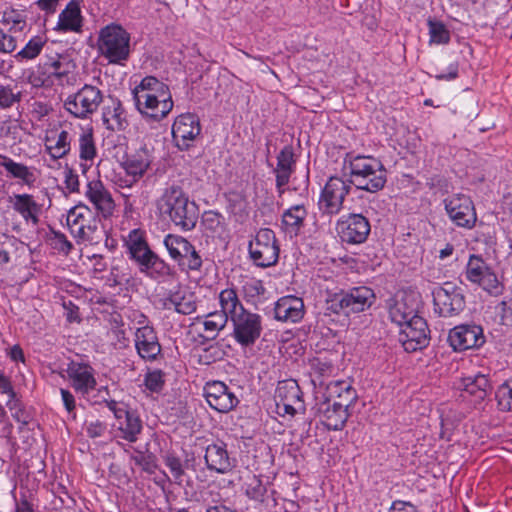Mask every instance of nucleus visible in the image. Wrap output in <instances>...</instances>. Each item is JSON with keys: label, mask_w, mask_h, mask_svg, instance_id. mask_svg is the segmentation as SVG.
<instances>
[{"label": "nucleus", "mask_w": 512, "mask_h": 512, "mask_svg": "<svg viewBox=\"0 0 512 512\" xmlns=\"http://www.w3.org/2000/svg\"><path fill=\"white\" fill-rule=\"evenodd\" d=\"M219 303L226 313L231 314L233 337L241 347H251L262 333V317L244 308L237 292L227 288L219 293Z\"/></svg>", "instance_id": "nucleus-1"}, {"label": "nucleus", "mask_w": 512, "mask_h": 512, "mask_svg": "<svg viewBox=\"0 0 512 512\" xmlns=\"http://www.w3.org/2000/svg\"><path fill=\"white\" fill-rule=\"evenodd\" d=\"M133 95L138 111L153 121L162 120L173 108L168 86L153 76L143 78Z\"/></svg>", "instance_id": "nucleus-2"}, {"label": "nucleus", "mask_w": 512, "mask_h": 512, "mask_svg": "<svg viewBox=\"0 0 512 512\" xmlns=\"http://www.w3.org/2000/svg\"><path fill=\"white\" fill-rule=\"evenodd\" d=\"M157 206L161 214L168 216L171 222L182 231L195 228L198 217V205L178 185H170L163 190Z\"/></svg>", "instance_id": "nucleus-3"}, {"label": "nucleus", "mask_w": 512, "mask_h": 512, "mask_svg": "<svg viewBox=\"0 0 512 512\" xmlns=\"http://www.w3.org/2000/svg\"><path fill=\"white\" fill-rule=\"evenodd\" d=\"M66 222L71 235L78 244L98 245L105 240V245H109L104 226L86 205H76L71 208L68 211Z\"/></svg>", "instance_id": "nucleus-4"}, {"label": "nucleus", "mask_w": 512, "mask_h": 512, "mask_svg": "<svg viewBox=\"0 0 512 512\" xmlns=\"http://www.w3.org/2000/svg\"><path fill=\"white\" fill-rule=\"evenodd\" d=\"M98 48L109 63L122 64L130 55V34L118 24H109L99 32Z\"/></svg>", "instance_id": "nucleus-5"}, {"label": "nucleus", "mask_w": 512, "mask_h": 512, "mask_svg": "<svg viewBox=\"0 0 512 512\" xmlns=\"http://www.w3.org/2000/svg\"><path fill=\"white\" fill-rule=\"evenodd\" d=\"M103 92L91 84L83 85L64 100V109L74 118L86 120L97 112L103 102Z\"/></svg>", "instance_id": "nucleus-6"}, {"label": "nucleus", "mask_w": 512, "mask_h": 512, "mask_svg": "<svg viewBox=\"0 0 512 512\" xmlns=\"http://www.w3.org/2000/svg\"><path fill=\"white\" fill-rule=\"evenodd\" d=\"M434 310L442 317L459 315L466 307V300L460 287L445 282L432 291Z\"/></svg>", "instance_id": "nucleus-7"}, {"label": "nucleus", "mask_w": 512, "mask_h": 512, "mask_svg": "<svg viewBox=\"0 0 512 512\" xmlns=\"http://www.w3.org/2000/svg\"><path fill=\"white\" fill-rule=\"evenodd\" d=\"M248 249L253 263L258 267H270L278 261L279 247L275 233L271 229H260L254 241L249 243Z\"/></svg>", "instance_id": "nucleus-8"}, {"label": "nucleus", "mask_w": 512, "mask_h": 512, "mask_svg": "<svg viewBox=\"0 0 512 512\" xmlns=\"http://www.w3.org/2000/svg\"><path fill=\"white\" fill-rule=\"evenodd\" d=\"M164 245L170 257L190 271H199L202 267V257L195 247L184 237L168 234L164 238Z\"/></svg>", "instance_id": "nucleus-9"}, {"label": "nucleus", "mask_w": 512, "mask_h": 512, "mask_svg": "<svg viewBox=\"0 0 512 512\" xmlns=\"http://www.w3.org/2000/svg\"><path fill=\"white\" fill-rule=\"evenodd\" d=\"M349 191L350 185L342 178L331 176L321 191L319 210L328 216L337 215L342 210Z\"/></svg>", "instance_id": "nucleus-10"}, {"label": "nucleus", "mask_w": 512, "mask_h": 512, "mask_svg": "<svg viewBox=\"0 0 512 512\" xmlns=\"http://www.w3.org/2000/svg\"><path fill=\"white\" fill-rule=\"evenodd\" d=\"M445 210L450 220L458 227L471 229L477 216L472 200L465 194H453L444 200Z\"/></svg>", "instance_id": "nucleus-11"}, {"label": "nucleus", "mask_w": 512, "mask_h": 512, "mask_svg": "<svg viewBox=\"0 0 512 512\" xmlns=\"http://www.w3.org/2000/svg\"><path fill=\"white\" fill-rule=\"evenodd\" d=\"M336 230L343 242L362 244L367 240L371 226L369 220L362 214L351 213L337 221Z\"/></svg>", "instance_id": "nucleus-12"}, {"label": "nucleus", "mask_w": 512, "mask_h": 512, "mask_svg": "<svg viewBox=\"0 0 512 512\" xmlns=\"http://www.w3.org/2000/svg\"><path fill=\"white\" fill-rule=\"evenodd\" d=\"M201 133V125L197 115L185 113L179 115L172 125V137L180 150H188Z\"/></svg>", "instance_id": "nucleus-13"}, {"label": "nucleus", "mask_w": 512, "mask_h": 512, "mask_svg": "<svg viewBox=\"0 0 512 512\" xmlns=\"http://www.w3.org/2000/svg\"><path fill=\"white\" fill-rule=\"evenodd\" d=\"M399 342L407 352H414L426 347L429 343V329L426 321L417 316L400 327Z\"/></svg>", "instance_id": "nucleus-14"}, {"label": "nucleus", "mask_w": 512, "mask_h": 512, "mask_svg": "<svg viewBox=\"0 0 512 512\" xmlns=\"http://www.w3.org/2000/svg\"><path fill=\"white\" fill-rule=\"evenodd\" d=\"M448 341L455 351H462L482 346L485 337L481 326L463 324L450 330Z\"/></svg>", "instance_id": "nucleus-15"}, {"label": "nucleus", "mask_w": 512, "mask_h": 512, "mask_svg": "<svg viewBox=\"0 0 512 512\" xmlns=\"http://www.w3.org/2000/svg\"><path fill=\"white\" fill-rule=\"evenodd\" d=\"M204 396L209 406L220 413L231 411L239 402L227 385L220 381L208 382L204 386Z\"/></svg>", "instance_id": "nucleus-16"}, {"label": "nucleus", "mask_w": 512, "mask_h": 512, "mask_svg": "<svg viewBox=\"0 0 512 512\" xmlns=\"http://www.w3.org/2000/svg\"><path fill=\"white\" fill-rule=\"evenodd\" d=\"M153 161L152 149L146 145L127 156L122 166L127 174V179L123 180L125 187H131L147 171Z\"/></svg>", "instance_id": "nucleus-17"}, {"label": "nucleus", "mask_w": 512, "mask_h": 512, "mask_svg": "<svg viewBox=\"0 0 512 512\" xmlns=\"http://www.w3.org/2000/svg\"><path fill=\"white\" fill-rule=\"evenodd\" d=\"M204 459L207 469L219 474H226L236 466V460L230 457L227 444L221 440L207 445Z\"/></svg>", "instance_id": "nucleus-18"}, {"label": "nucleus", "mask_w": 512, "mask_h": 512, "mask_svg": "<svg viewBox=\"0 0 512 512\" xmlns=\"http://www.w3.org/2000/svg\"><path fill=\"white\" fill-rule=\"evenodd\" d=\"M384 167L381 161L369 156L346 155L344 158V169H349L350 183L354 186L362 184L365 176Z\"/></svg>", "instance_id": "nucleus-19"}, {"label": "nucleus", "mask_w": 512, "mask_h": 512, "mask_svg": "<svg viewBox=\"0 0 512 512\" xmlns=\"http://www.w3.org/2000/svg\"><path fill=\"white\" fill-rule=\"evenodd\" d=\"M85 195L93 204L97 213L103 218L107 219L113 215L116 205L110 191L105 187L102 181H89Z\"/></svg>", "instance_id": "nucleus-20"}, {"label": "nucleus", "mask_w": 512, "mask_h": 512, "mask_svg": "<svg viewBox=\"0 0 512 512\" xmlns=\"http://www.w3.org/2000/svg\"><path fill=\"white\" fill-rule=\"evenodd\" d=\"M66 372L71 386L77 393L87 395L95 389L94 369L90 365L71 361Z\"/></svg>", "instance_id": "nucleus-21"}, {"label": "nucleus", "mask_w": 512, "mask_h": 512, "mask_svg": "<svg viewBox=\"0 0 512 512\" xmlns=\"http://www.w3.org/2000/svg\"><path fill=\"white\" fill-rule=\"evenodd\" d=\"M135 348L138 355L146 361H154L161 353V345L153 327L140 326L135 332Z\"/></svg>", "instance_id": "nucleus-22"}, {"label": "nucleus", "mask_w": 512, "mask_h": 512, "mask_svg": "<svg viewBox=\"0 0 512 512\" xmlns=\"http://www.w3.org/2000/svg\"><path fill=\"white\" fill-rule=\"evenodd\" d=\"M458 388L464 392V397L469 398L475 405L485 401L492 392L490 380L484 374L462 378Z\"/></svg>", "instance_id": "nucleus-23"}, {"label": "nucleus", "mask_w": 512, "mask_h": 512, "mask_svg": "<svg viewBox=\"0 0 512 512\" xmlns=\"http://www.w3.org/2000/svg\"><path fill=\"white\" fill-rule=\"evenodd\" d=\"M296 164L292 146L286 145L277 155V165L273 170L275 174L276 189L279 196L285 192V186L289 183Z\"/></svg>", "instance_id": "nucleus-24"}, {"label": "nucleus", "mask_w": 512, "mask_h": 512, "mask_svg": "<svg viewBox=\"0 0 512 512\" xmlns=\"http://www.w3.org/2000/svg\"><path fill=\"white\" fill-rule=\"evenodd\" d=\"M125 245L127 246L129 255L134 260L142 271L152 257L156 254L148 246L144 232L140 229L131 230L125 238Z\"/></svg>", "instance_id": "nucleus-25"}, {"label": "nucleus", "mask_w": 512, "mask_h": 512, "mask_svg": "<svg viewBox=\"0 0 512 512\" xmlns=\"http://www.w3.org/2000/svg\"><path fill=\"white\" fill-rule=\"evenodd\" d=\"M342 291L348 315L368 310L376 300L374 291L367 286H357Z\"/></svg>", "instance_id": "nucleus-26"}, {"label": "nucleus", "mask_w": 512, "mask_h": 512, "mask_svg": "<svg viewBox=\"0 0 512 512\" xmlns=\"http://www.w3.org/2000/svg\"><path fill=\"white\" fill-rule=\"evenodd\" d=\"M274 314L279 321L296 323L304 315L303 300L296 296L282 297L275 304Z\"/></svg>", "instance_id": "nucleus-27"}, {"label": "nucleus", "mask_w": 512, "mask_h": 512, "mask_svg": "<svg viewBox=\"0 0 512 512\" xmlns=\"http://www.w3.org/2000/svg\"><path fill=\"white\" fill-rule=\"evenodd\" d=\"M9 202L12 208L26 222H32L34 225L39 222V215L42 211V205L37 203L31 194H15L10 197Z\"/></svg>", "instance_id": "nucleus-28"}, {"label": "nucleus", "mask_w": 512, "mask_h": 512, "mask_svg": "<svg viewBox=\"0 0 512 512\" xmlns=\"http://www.w3.org/2000/svg\"><path fill=\"white\" fill-rule=\"evenodd\" d=\"M162 305L164 309H174L183 315H190L196 310L195 296L180 288L175 291L170 290L162 299Z\"/></svg>", "instance_id": "nucleus-29"}, {"label": "nucleus", "mask_w": 512, "mask_h": 512, "mask_svg": "<svg viewBox=\"0 0 512 512\" xmlns=\"http://www.w3.org/2000/svg\"><path fill=\"white\" fill-rule=\"evenodd\" d=\"M0 166L10 177L19 180L23 185L33 187L37 181L36 168L16 162L6 155L0 154Z\"/></svg>", "instance_id": "nucleus-30"}, {"label": "nucleus", "mask_w": 512, "mask_h": 512, "mask_svg": "<svg viewBox=\"0 0 512 512\" xmlns=\"http://www.w3.org/2000/svg\"><path fill=\"white\" fill-rule=\"evenodd\" d=\"M319 412L322 415V423L329 430H341L348 417L349 413L346 410L341 409V405L338 407L335 403H332V399L326 398V400L320 404Z\"/></svg>", "instance_id": "nucleus-31"}, {"label": "nucleus", "mask_w": 512, "mask_h": 512, "mask_svg": "<svg viewBox=\"0 0 512 512\" xmlns=\"http://www.w3.org/2000/svg\"><path fill=\"white\" fill-rule=\"evenodd\" d=\"M102 121L111 131H124L128 126L125 109L118 99H112V104L103 109Z\"/></svg>", "instance_id": "nucleus-32"}, {"label": "nucleus", "mask_w": 512, "mask_h": 512, "mask_svg": "<svg viewBox=\"0 0 512 512\" xmlns=\"http://www.w3.org/2000/svg\"><path fill=\"white\" fill-rule=\"evenodd\" d=\"M81 27L82 15L79 3L71 0L59 14L56 29L62 32H80Z\"/></svg>", "instance_id": "nucleus-33"}, {"label": "nucleus", "mask_w": 512, "mask_h": 512, "mask_svg": "<svg viewBox=\"0 0 512 512\" xmlns=\"http://www.w3.org/2000/svg\"><path fill=\"white\" fill-rule=\"evenodd\" d=\"M72 137L66 130L46 136L45 150L52 159L57 160L65 157L71 150Z\"/></svg>", "instance_id": "nucleus-34"}, {"label": "nucleus", "mask_w": 512, "mask_h": 512, "mask_svg": "<svg viewBox=\"0 0 512 512\" xmlns=\"http://www.w3.org/2000/svg\"><path fill=\"white\" fill-rule=\"evenodd\" d=\"M117 429L120 437L128 442H135L142 431V421L134 411H127L117 420Z\"/></svg>", "instance_id": "nucleus-35"}, {"label": "nucleus", "mask_w": 512, "mask_h": 512, "mask_svg": "<svg viewBox=\"0 0 512 512\" xmlns=\"http://www.w3.org/2000/svg\"><path fill=\"white\" fill-rule=\"evenodd\" d=\"M388 314L390 320L399 327L404 326L412 318L418 316L415 307L408 303L407 298L393 300V303L389 304Z\"/></svg>", "instance_id": "nucleus-36"}, {"label": "nucleus", "mask_w": 512, "mask_h": 512, "mask_svg": "<svg viewBox=\"0 0 512 512\" xmlns=\"http://www.w3.org/2000/svg\"><path fill=\"white\" fill-rule=\"evenodd\" d=\"M308 213L304 205H294L284 211L282 215V226L285 232L297 235L304 226Z\"/></svg>", "instance_id": "nucleus-37"}, {"label": "nucleus", "mask_w": 512, "mask_h": 512, "mask_svg": "<svg viewBox=\"0 0 512 512\" xmlns=\"http://www.w3.org/2000/svg\"><path fill=\"white\" fill-rule=\"evenodd\" d=\"M230 317L231 314L226 313L222 308L221 311L209 313L203 321L204 331L207 333L206 338L214 339L219 331L225 328Z\"/></svg>", "instance_id": "nucleus-38"}, {"label": "nucleus", "mask_w": 512, "mask_h": 512, "mask_svg": "<svg viewBox=\"0 0 512 512\" xmlns=\"http://www.w3.org/2000/svg\"><path fill=\"white\" fill-rule=\"evenodd\" d=\"M275 399L276 402H298L299 407L303 406L300 388L294 380L279 382Z\"/></svg>", "instance_id": "nucleus-39"}, {"label": "nucleus", "mask_w": 512, "mask_h": 512, "mask_svg": "<svg viewBox=\"0 0 512 512\" xmlns=\"http://www.w3.org/2000/svg\"><path fill=\"white\" fill-rule=\"evenodd\" d=\"M202 225L212 237H221L226 232L225 218L216 211H205L202 216Z\"/></svg>", "instance_id": "nucleus-40"}, {"label": "nucleus", "mask_w": 512, "mask_h": 512, "mask_svg": "<svg viewBox=\"0 0 512 512\" xmlns=\"http://www.w3.org/2000/svg\"><path fill=\"white\" fill-rule=\"evenodd\" d=\"M489 270L490 267L482 258L472 255L467 263L465 275L467 280L480 286Z\"/></svg>", "instance_id": "nucleus-41"}, {"label": "nucleus", "mask_w": 512, "mask_h": 512, "mask_svg": "<svg viewBox=\"0 0 512 512\" xmlns=\"http://www.w3.org/2000/svg\"><path fill=\"white\" fill-rule=\"evenodd\" d=\"M27 15L22 10L7 9L3 13L2 23L9 26L8 32H22L26 25Z\"/></svg>", "instance_id": "nucleus-42"}, {"label": "nucleus", "mask_w": 512, "mask_h": 512, "mask_svg": "<svg viewBox=\"0 0 512 512\" xmlns=\"http://www.w3.org/2000/svg\"><path fill=\"white\" fill-rule=\"evenodd\" d=\"M365 181L362 184H358L355 186L359 190H365L370 193H376L379 190L383 189L385 183L387 181L386 178V169L384 167L380 168V170H376L372 173L367 174L365 177Z\"/></svg>", "instance_id": "nucleus-43"}, {"label": "nucleus", "mask_w": 512, "mask_h": 512, "mask_svg": "<svg viewBox=\"0 0 512 512\" xmlns=\"http://www.w3.org/2000/svg\"><path fill=\"white\" fill-rule=\"evenodd\" d=\"M79 157L81 160L92 161L97 154L92 130H84L79 135Z\"/></svg>", "instance_id": "nucleus-44"}, {"label": "nucleus", "mask_w": 512, "mask_h": 512, "mask_svg": "<svg viewBox=\"0 0 512 512\" xmlns=\"http://www.w3.org/2000/svg\"><path fill=\"white\" fill-rule=\"evenodd\" d=\"M427 25L429 29L430 43L446 45L450 42V32L443 22L428 19Z\"/></svg>", "instance_id": "nucleus-45"}, {"label": "nucleus", "mask_w": 512, "mask_h": 512, "mask_svg": "<svg viewBox=\"0 0 512 512\" xmlns=\"http://www.w3.org/2000/svg\"><path fill=\"white\" fill-rule=\"evenodd\" d=\"M143 273H146L153 279L167 277L172 275V269L163 259L155 254L148 264L142 268Z\"/></svg>", "instance_id": "nucleus-46"}, {"label": "nucleus", "mask_w": 512, "mask_h": 512, "mask_svg": "<svg viewBox=\"0 0 512 512\" xmlns=\"http://www.w3.org/2000/svg\"><path fill=\"white\" fill-rule=\"evenodd\" d=\"M495 397L500 411L512 412V378L498 387Z\"/></svg>", "instance_id": "nucleus-47"}, {"label": "nucleus", "mask_w": 512, "mask_h": 512, "mask_svg": "<svg viewBox=\"0 0 512 512\" xmlns=\"http://www.w3.org/2000/svg\"><path fill=\"white\" fill-rule=\"evenodd\" d=\"M44 44L45 41L42 37L35 36L15 55V58L18 60H32L41 53Z\"/></svg>", "instance_id": "nucleus-48"}, {"label": "nucleus", "mask_w": 512, "mask_h": 512, "mask_svg": "<svg viewBox=\"0 0 512 512\" xmlns=\"http://www.w3.org/2000/svg\"><path fill=\"white\" fill-rule=\"evenodd\" d=\"M164 463L169 469L174 483L181 485L185 476V467L182 460L174 454H167L164 457Z\"/></svg>", "instance_id": "nucleus-49"}, {"label": "nucleus", "mask_w": 512, "mask_h": 512, "mask_svg": "<svg viewBox=\"0 0 512 512\" xmlns=\"http://www.w3.org/2000/svg\"><path fill=\"white\" fill-rule=\"evenodd\" d=\"M242 292L247 302L256 304L265 293V288L261 280L250 279L242 286Z\"/></svg>", "instance_id": "nucleus-50"}, {"label": "nucleus", "mask_w": 512, "mask_h": 512, "mask_svg": "<svg viewBox=\"0 0 512 512\" xmlns=\"http://www.w3.org/2000/svg\"><path fill=\"white\" fill-rule=\"evenodd\" d=\"M343 291L330 295L325 301V314H344L348 316Z\"/></svg>", "instance_id": "nucleus-51"}, {"label": "nucleus", "mask_w": 512, "mask_h": 512, "mask_svg": "<svg viewBox=\"0 0 512 512\" xmlns=\"http://www.w3.org/2000/svg\"><path fill=\"white\" fill-rule=\"evenodd\" d=\"M267 494V486L263 483V481L257 477L253 476L250 481L247 483L246 487V495L251 500L263 503L265 501Z\"/></svg>", "instance_id": "nucleus-52"}, {"label": "nucleus", "mask_w": 512, "mask_h": 512, "mask_svg": "<svg viewBox=\"0 0 512 512\" xmlns=\"http://www.w3.org/2000/svg\"><path fill=\"white\" fill-rule=\"evenodd\" d=\"M130 458L136 465L141 467V469L146 473L153 474L156 471V458L152 453H143L141 451H136V453L132 454Z\"/></svg>", "instance_id": "nucleus-53"}, {"label": "nucleus", "mask_w": 512, "mask_h": 512, "mask_svg": "<svg viewBox=\"0 0 512 512\" xmlns=\"http://www.w3.org/2000/svg\"><path fill=\"white\" fill-rule=\"evenodd\" d=\"M480 287L491 296H499L504 290V285L491 268L486 274V278L483 280Z\"/></svg>", "instance_id": "nucleus-54"}, {"label": "nucleus", "mask_w": 512, "mask_h": 512, "mask_svg": "<svg viewBox=\"0 0 512 512\" xmlns=\"http://www.w3.org/2000/svg\"><path fill=\"white\" fill-rule=\"evenodd\" d=\"M494 313L501 325L512 326V298L495 305Z\"/></svg>", "instance_id": "nucleus-55"}, {"label": "nucleus", "mask_w": 512, "mask_h": 512, "mask_svg": "<svg viewBox=\"0 0 512 512\" xmlns=\"http://www.w3.org/2000/svg\"><path fill=\"white\" fill-rule=\"evenodd\" d=\"M21 101V92L14 93L10 85L0 84V108H11L15 103Z\"/></svg>", "instance_id": "nucleus-56"}, {"label": "nucleus", "mask_w": 512, "mask_h": 512, "mask_svg": "<svg viewBox=\"0 0 512 512\" xmlns=\"http://www.w3.org/2000/svg\"><path fill=\"white\" fill-rule=\"evenodd\" d=\"M145 386L151 392H160L164 386V374L161 370H153L145 375Z\"/></svg>", "instance_id": "nucleus-57"}, {"label": "nucleus", "mask_w": 512, "mask_h": 512, "mask_svg": "<svg viewBox=\"0 0 512 512\" xmlns=\"http://www.w3.org/2000/svg\"><path fill=\"white\" fill-rule=\"evenodd\" d=\"M6 405L11 411L12 417L22 423L27 424L30 420L29 413L22 407L21 403L19 402L16 397L12 399L11 401H6Z\"/></svg>", "instance_id": "nucleus-58"}, {"label": "nucleus", "mask_w": 512, "mask_h": 512, "mask_svg": "<svg viewBox=\"0 0 512 512\" xmlns=\"http://www.w3.org/2000/svg\"><path fill=\"white\" fill-rule=\"evenodd\" d=\"M17 49V40L10 33L0 28V53L11 54Z\"/></svg>", "instance_id": "nucleus-59"}, {"label": "nucleus", "mask_w": 512, "mask_h": 512, "mask_svg": "<svg viewBox=\"0 0 512 512\" xmlns=\"http://www.w3.org/2000/svg\"><path fill=\"white\" fill-rule=\"evenodd\" d=\"M348 391H355L346 381H334L327 385V398L336 399L340 394Z\"/></svg>", "instance_id": "nucleus-60"}, {"label": "nucleus", "mask_w": 512, "mask_h": 512, "mask_svg": "<svg viewBox=\"0 0 512 512\" xmlns=\"http://www.w3.org/2000/svg\"><path fill=\"white\" fill-rule=\"evenodd\" d=\"M314 377L313 382L315 383L318 381L320 384H322L321 377L330 375L332 373V365L328 362H322L319 359H315L311 364Z\"/></svg>", "instance_id": "nucleus-61"}, {"label": "nucleus", "mask_w": 512, "mask_h": 512, "mask_svg": "<svg viewBox=\"0 0 512 512\" xmlns=\"http://www.w3.org/2000/svg\"><path fill=\"white\" fill-rule=\"evenodd\" d=\"M45 66L49 77H55L60 80L68 74V71L64 68L63 63L60 60H54L46 63Z\"/></svg>", "instance_id": "nucleus-62"}, {"label": "nucleus", "mask_w": 512, "mask_h": 512, "mask_svg": "<svg viewBox=\"0 0 512 512\" xmlns=\"http://www.w3.org/2000/svg\"><path fill=\"white\" fill-rule=\"evenodd\" d=\"M356 399V391H348L343 394H340L339 398L332 399V403H335L336 405H338V407L341 405V409L346 410L348 412L349 407L354 404Z\"/></svg>", "instance_id": "nucleus-63"}, {"label": "nucleus", "mask_w": 512, "mask_h": 512, "mask_svg": "<svg viewBox=\"0 0 512 512\" xmlns=\"http://www.w3.org/2000/svg\"><path fill=\"white\" fill-rule=\"evenodd\" d=\"M64 183L70 192L79 191V176L71 168H66L64 171Z\"/></svg>", "instance_id": "nucleus-64"}]
</instances>
